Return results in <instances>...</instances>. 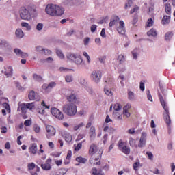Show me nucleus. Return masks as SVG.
<instances>
[{"mask_svg": "<svg viewBox=\"0 0 175 175\" xmlns=\"http://www.w3.org/2000/svg\"><path fill=\"white\" fill-rule=\"evenodd\" d=\"M45 12L49 16H62L65 10L61 6H58L54 4H48L45 8Z\"/></svg>", "mask_w": 175, "mask_h": 175, "instance_id": "obj_1", "label": "nucleus"}, {"mask_svg": "<svg viewBox=\"0 0 175 175\" xmlns=\"http://www.w3.org/2000/svg\"><path fill=\"white\" fill-rule=\"evenodd\" d=\"M159 98L160 100L161 105L164 109V113H163L165 122L168 126H170L172 124V120H170V116L169 112V107L166 105V100L163 99V96L159 93Z\"/></svg>", "mask_w": 175, "mask_h": 175, "instance_id": "obj_2", "label": "nucleus"}, {"mask_svg": "<svg viewBox=\"0 0 175 175\" xmlns=\"http://www.w3.org/2000/svg\"><path fill=\"white\" fill-rule=\"evenodd\" d=\"M19 16L21 20H26L27 21H30V20H32V14L27 7H21L20 8Z\"/></svg>", "mask_w": 175, "mask_h": 175, "instance_id": "obj_3", "label": "nucleus"}, {"mask_svg": "<svg viewBox=\"0 0 175 175\" xmlns=\"http://www.w3.org/2000/svg\"><path fill=\"white\" fill-rule=\"evenodd\" d=\"M63 111L67 116H75L77 113V107L75 104H67L63 107Z\"/></svg>", "mask_w": 175, "mask_h": 175, "instance_id": "obj_4", "label": "nucleus"}, {"mask_svg": "<svg viewBox=\"0 0 175 175\" xmlns=\"http://www.w3.org/2000/svg\"><path fill=\"white\" fill-rule=\"evenodd\" d=\"M66 58L68 61H72L77 65H80L83 62L81 56L76 53H68L66 54Z\"/></svg>", "mask_w": 175, "mask_h": 175, "instance_id": "obj_5", "label": "nucleus"}, {"mask_svg": "<svg viewBox=\"0 0 175 175\" xmlns=\"http://www.w3.org/2000/svg\"><path fill=\"white\" fill-rule=\"evenodd\" d=\"M118 148L120 151L126 155H129L131 154V148L126 146V143L124 142L122 139H120L118 142Z\"/></svg>", "mask_w": 175, "mask_h": 175, "instance_id": "obj_6", "label": "nucleus"}, {"mask_svg": "<svg viewBox=\"0 0 175 175\" xmlns=\"http://www.w3.org/2000/svg\"><path fill=\"white\" fill-rule=\"evenodd\" d=\"M46 136L47 139H51L53 136H55L56 130H55V128H54V126L51 125H46Z\"/></svg>", "mask_w": 175, "mask_h": 175, "instance_id": "obj_7", "label": "nucleus"}, {"mask_svg": "<svg viewBox=\"0 0 175 175\" xmlns=\"http://www.w3.org/2000/svg\"><path fill=\"white\" fill-rule=\"evenodd\" d=\"M51 113L53 117H55V118H57V120H64V113L59 111L57 108L53 107L51 109Z\"/></svg>", "mask_w": 175, "mask_h": 175, "instance_id": "obj_8", "label": "nucleus"}, {"mask_svg": "<svg viewBox=\"0 0 175 175\" xmlns=\"http://www.w3.org/2000/svg\"><path fill=\"white\" fill-rule=\"evenodd\" d=\"M91 77L95 83H99V81H100V79H102V71L99 70L93 71L92 72Z\"/></svg>", "mask_w": 175, "mask_h": 175, "instance_id": "obj_9", "label": "nucleus"}, {"mask_svg": "<svg viewBox=\"0 0 175 175\" xmlns=\"http://www.w3.org/2000/svg\"><path fill=\"white\" fill-rule=\"evenodd\" d=\"M27 167L29 170L31 171V175H38V173L40 172V167H39L38 165H36L35 163H31L27 165Z\"/></svg>", "mask_w": 175, "mask_h": 175, "instance_id": "obj_10", "label": "nucleus"}, {"mask_svg": "<svg viewBox=\"0 0 175 175\" xmlns=\"http://www.w3.org/2000/svg\"><path fill=\"white\" fill-rule=\"evenodd\" d=\"M66 99L68 102L70 103V105H77L79 103V100L76 97V94L73 92H71L70 94L66 96Z\"/></svg>", "mask_w": 175, "mask_h": 175, "instance_id": "obj_11", "label": "nucleus"}, {"mask_svg": "<svg viewBox=\"0 0 175 175\" xmlns=\"http://www.w3.org/2000/svg\"><path fill=\"white\" fill-rule=\"evenodd\" d=\"M28 98L29 100H36V102H39V100H40V96L37 92H35V91L31 90L28 94Z\"/></svg>", "mask_w": 175, "mask_h": 175, "instance_id": "obj_12", "label": "nucleus"}, {"mask_svg": "<svg viewBox=\"0 0 175 175\" xmlns=\"http://www.w3.org/2000/svg\"><path fill=\"white\" fill-rule=\"evenodd\" d=\"M118 33H120V35H125V32H126V30L125 29V23H124L123 21H119V26L116 28Z\"/></svg>", "mask_w": 175, "mask_h": 175, "instance_id": "obj_13", "label": "nucleus"}, {"mask_svg": "<svg viewBox=\"0 0 175 175\" xmlns=\"http://www.w3.org/2000/svg\"><path fill=\"white\" fill-rule=\"evenodd\" d=\"M3 73L5 75L6 77H10L11 76H13V68H12L10 66H5Z\"/></svg>", "mask_w": 175, "mask_h": 175, "instance_id": "obj_14", "label": "nucleus"}, {"mask_svg": "<svg viewBox=\"0 0 175 175\" xmlns=\"http://www.w3.org/2000/svg\"><path fill=\"white\" fill-rule=\"evenodd\" d=\"M146 137H147V133H146L145 132H143L139 139L138 147H143V146H146V142L147 140Z\"/></svg>", "mask_w": 175, "mask_h": 175, "instance_id": "obj_15", "label": "nucleus"}, {"mask_svg": "<svg viewBox=\"0 0 175 175\" xmlns=\"http://www.w3.org/2000/svg\"><path fill=\"white\" fill-rule=\"evenodd\" d=\"M51 159L49 158L46 161V163L41 164V167L43 170H50L51 169Z\"/></svg>", "mask_w": 175, "mask_h": 175, "instance_id": "obj_16", "label": "nucleus"}, {"mask_svg": "<svg viewBox=\"0 0 175 175\" xmlns=\"http://www.w3.org/2000/svg\"><path fill=\"white\" fill-rule=\"evenodd\" d=\"M57 85V83L55 82H51L48 85L44 83L42 85V90H45V91H49L51 90L52 88H54Z\"/></svg>", "mask_w": 175, "mask_h": 175, "instance_id": "obj_17", "label": "nucleus"}, {"mask_svg": "<svg viewBox=\"0 0 175 175\" xmlns=\"http://www.w3.org/2000/svg\"><path fill=\"white\" fill-rule=\"evenodd\" d=\"M98 152V146L95 144H92L89 149V154L92 157L94 154Z\"/></svg>", "mask_w": 175, "mask_h": 175, "instance_id": "obj_18", "label": "nucleus"}, {"mask_svg": "<svg viewBox=\"0 0 175 175\" xmlns=\"http://www.w3.org/2000/svg\"><path fill=\"white\" fill-rule=\"evenodd\" d=\"M62 136L67 143L72 142V135L69 133L62 132Z\"/></svg>", "mask_w": 175, "mask_h": 175, "instance_id": "obj_19", "label": "nucleus"}, {"mask_svg": "<svg viewBox=\"0 0 175 175\" xmlns=\"http://www.w3.org/2000/svg\"><path fill=\"white\" fill-rule=\"evenodd\" d=\"M29 152L31 154H36L38 152V145L36 143L31 144L29 148Z\"/></svg>", "mask_w": 175, "mask_h": 175, "instance_id": "obj_20", "label": "nucleus"}, {"mask_svg": "<svg viewBox=\"0 0 175 175\" xmlns=\"http://www.w3.org/2000/svg\"><path fill=\"white\" fill-rule=\"evenodd\" d=\"M14 51L16 55H19L21 58H27L28 57V53L23 52L19 49H15Z\"/></svg>", "mask_w": 175, "mask_h": 175, "instance_id": "obj_21", "label": "nucleus"}, {"mask_svg": "<svg viewBox=\"0 0 175 175\" xmlns=\"http://www.w3.org/2000/svg\"><path fill=\"white\" fill-rule=\"evenodd\" d=\"M120 21V17L118 16L113 15L112 16L111 21L109 23V27L111 28V27H114V25H116L117 23Z\"/></svg>", "mask_w": 175, "mask_h": 175, "instance_id": "obj_22", "label": "nucleus"}, {"mask_svg": "<svg viewBox=\"0 0 175 175\" xmlns=\"http://www.w3.org/2000/svg\"><path fill=\"white\" fill-rule=\"evenodd\" d=\"M92 175H105V173L102 171V169L98 170L96 167H93L91 170Z\"/></svg>", "mask_w": 175, "mask_h": 175, "instance_id": "obj_23", "label": "nucleus"}, {"mask_svg": "<svg viewBox=\"0 0 175 175\" xmlns=\"http://www.w3.org/2000/svg\"><path fill=\"white\" fill-rule=\"evenodd\" d=\"M27 105L25 103H22L19 105L18 110H21L22 114H25L27 113Z\"/></svg>", "mask_w": 175, "mask_h": 175, "instance_id": "obj_24", "label": "nucleus"}, {"mask_svg": "<svg viewBox=\"0 0 175 175\" xmlns=\"http://www.w3.org/2000/svg\"><path fill=\"white\" fill-rule=\"evenodd\" d=\"M90 137L92 139L96 136V130L94 126H91L89 131Z\"/></svg>", "mask_w": 175, "mask_h": 175, "instance_id": "obj_25", "label": "nucleus"}, {"mask_svg": "<svg viewBox=\"0 0 175 175\" xmlns=\"http://www.w3.org/2000/svg\"><path fill=\"white\" fill-rule=\"evenodd\" d=\"M161 23H162L163 25H166V24H169L170 23V16L165 15L163 17Z\"/></svg>", "mask_w": 175, "mask_h": 175, "instance_id": "obj_26", "label": "nucleus"}, {"mask_svg": "<svg viewBox=\"0 0 175 175\" xmlns=\"http://www.w3.org/2000/svg\"><path fill=\"white\" fill-rule=\"evenodd\" d=\"M165 13L168 14V16H170L172 14V7L170 4L169 3L165 4Z\"/></svg>", "mask_w": 175, "mask_h": 175, "instance_id": "obj_27", "label": "nucleus"}, {"mask_svg": "<svg viewBox=\"0 0 175 175\" xmlns=\"http://www.w3.org/2000/svg\"><path fill=\"white\" fill-rule=\"evenodd\" d=\"M0 47L1 49H7V47H9V43L5 40H0Z\"/></svg>", "mask_w": 175, "mask_h": 175, "instance_id": "obj_28", "label": "nucleus"}, {"mask_svg": "<svg viewBox=\"0 0 175 175\" xmlns=\"http://www.w3.org/2000/svg\"><path fill=\"white\" fill-rule=\"evenodd\" d=\"M148 36H157L158 33H157V30L154 28H152L150 31L147 32Z\"/></svg>", "mask_w": 175, "mask_h": 175, "instance_id": "obj_29", "label": "nucleus"}, {"mask_svg": "<svg viewBox=\"0 0 175 175\" xmlns=\"http://www.w3.org/2000/svg\"><path fill=\"white\" fill-rule=\"evenodd\" d=\"M75 161H77V162H79V163H85L88 160L86 158H84L83 157H76Z\"/></svg>", "mask_w": 175, "mask_h": 175, "instance_id": "obj_30", "label": "nucleus"}, {"mask_svg": "<svg viewBox=\"0 0 175 175\" xmlns=\"http://www.w3.org/2000/svg\"><path fill=\"white\" fill-rule=\"evenodd\" d=\"M104 92L107 96H113V92H111V90L109 89L108 87L104 88Z\"/></svg>", "mask_w": 175, "mask_h": 175, "instance_id": "obj_31", "label": "nucleus"}, {"mask_svg": "<svg viewBox=\"0 0 175 175\" xmlns=\"http://www.w3.org/2000/svg\"><path fill=\"white\" fill-rule=\"evenodd\" d=\"M15 35L17 38H23V36H24V33L23 32V30L18 29L16 30Z\"/></svg>", "mask_w": 175, "mask_h": 175, "instance_id": "obj_32", "label": "nucleus"}, {"mask_svg": "<svg viewBox=\"0 0 175 175\" xmlns=\"http://www.w3.org/2000/svg\"><path fill=\"white\" fill-rule=\"evenodd\" d=\"M172 38H173V33H172V31H169V32H167L165 33V40L170 41V39H172Z\"/></svg>", "mask_w": 175, "mask_h": 175, "instance_id": "obj_33", "label": "nucleus"}, {"mask_svg": "<svg viewBox=\"0 0 175 175\" xmlns=\"http://www.w3.org/2000/svg\"><path fill=\"white\" fill-rule=\"evenodd\" d=\"M152 25H154V19H152V18H148L146 22V27L148 28H151Z\"/></svg>", "mask_w": 175, "mask_h": 175, "instance_id": "obj_34", "label": "nucleus"}, {"mask_svg": "<svg viewBox=\"0 0 175 175\" xmlns=\"http://www.w3.org/2000/svg\"><path fill=\"white\" fill-rule=\"evenodd\" d=\"M33 78L34 80H36V81H43V78L42 76L38 75V74H33Z\"/></svg>", "mask_w": 175, "mask_h": 175, "instance_id": "obj_35", "label": "nucleus"}, {"mask_svg": "<svg viewBox=\"0 0 175 175\" xmlns=\"http://www.w3.org/2000/svg\"><path fill=\"white\" fill-rule=\"evenodd\" d=\"M129 144L131 147H135V148H137V144H136V140L135 139L131 138L129 139Z\"/></svg>", "mask_w": 175, "mask_h": 175, "instance_id": "obj_36", "label": "nucleus"}, {"mask_svg": "<svg viewBox=\"0 0 175 175\" xmlns=\"http://www.w3.org/2000/svg\"><path fill=\"white\" fill-rule=\"evenodd\" d=\"M26 107L27 109H29V110H33L35 109V103H26Z\"/></svg>", "mask_w": 175, "mask_h": 175, "instance_id": "obj_37", "label": "nucleus"}, {"mask_svg": "<svg viewBox=\"0 0 175 175\" xmlns=\"http://www.w3.org/2000/svg\"><path fill=\"white\" fill-rule=\"evenodd\" d=\"M142 166H143V165L140 164L139 162H135L133 164V169L135 170V172H137V170H139V167H142Z\"/></svg>", "mask_w": 175, "mask_h": 175, "instance_id": "obj_38", "label": "nucleus"}, {"mask_svg": "<svg viewBox=\"0 0 175 175\" xmlns=\"http://www.w3.org/2000/svg\"><path fill=\"white\" fill-rule=\"evenodd\" d=\"M139 9L140 8L135 5L134 8L130 10V14H133V13H137Z\"/></svg>", "mask_w": 175, "mask_h": 175, "instance_id": "obj_39", "label": "nucleus"}, {"mask_svg": "<svg viewBox=\"0 0 175 175\" xmlns=\"http://www.w3.org/2000/svg\"><path fill=\"white\" fill-rule=\"evenodd\" d=\"M21 27L26 28L27 31H31V25H29V24L27 22L21 23Z\"/></svg>", "mask_w": 175, "mask_h": 175, "instance_id": "obj_40", "label": "nucleus"}, {"mask_svg": "<svg viewBox=\"0 0 175 175\" xmlns=\"http://www.w3.org/2000/svg\"><path fill=\"white\" fill-rule=\"evenodd\" d=\"M75 151H80L83 147V142L79 143L77 146L76 144L74 145Z\"/></svg>", "mask_w": 175, "mask_h": 175, "instance_id": "obj_41", "label": "nucleus"}, {"mask_svg": "<svg viewBox=\"0 0 175 175\" xmlns=\"http://www.w3.org/2000/svg\"><path fill=\"white\" fill-rule=\"evenodd\" d=\"M128 99H129V100H133V99H135V93H133V92L129 91Z\"/></svg>", "mask_w": 175, "mask_h": 175, "instance_id": "obj_42", "label": "nucleus"}, {"mask_svg": "<svg viewBox=\"0 0 175 175\" xmlns=\"http://www.w3.org/2000/svg\"><path fill=\"white\" fill-rule=\"evenodd\" d=\"M3 106L4 109H5V110L7 111V113H10V105H9L8 103H3Z\"/></svg>", "mask_w": 175, "mask_h": 175, "instance_id": "obj_43", "label": "nucleus"}, {"mask_svg": "<svg viewBox=\"0 0 175 175\" xmlns=\"http://www.w3.org/2000/svg\"><path fill=\"white\" fill-rule=\"evenodd\" d=\"M133 1L132 0H128L127 2L125 3L124 8L129 9L131 6H132Z\"/></svg>", "mask_w": 175, "mask_h": 175, "instance_id": "obj_44", "label": "nucleus"}, {"mask_svg": "<svg viewBox=\"0 0 175 175\" xmlns=\"http://www.w3.org/2000/svg\"><path fill=\"white\" fill-rule=\"evenodd\" d=\"M66 173V170L64 168H61L59 171H57L55 175H64Z\"/></svg>", "mask_w": 175, "mask_h": 175, "instance_id": "obj_45", "label": "nucleus"}, {"mask_svg": "<svg viewBox=\"0 0 175 175\" xmlns=\"http://www.w3.org/2000/svg\"><path fill=\"white\" fill-rule=\"evenodd\" d=\"M113 109L116 111H120L122 109V106L120 103H116L114 105Z\"/></svg>", "mask_w": 175, "mask_h": 175, "instance_id": "obj_46", "label": "nucleus"}, {"mask_svg": "<svg viewBox=\"0 0 175 175\" xmlns=\"http://www.w3.org/2000/svg\"><path fill=\"white\" fill-rule=\"evenodd\" d=\"M82 126H84V123H83V122L74 126L73 129H74V131H79V129H80V128H82Z\"/></svg>", "mask_w": 175, "mask_h": 175, "instance_id": "obj_47", "label": "nucleus"}, {"mask_svg": "<svg viewBox=\"0 0 175 175\" xmlns=\"http://www.w3.org/2000/svg\"><path fill=\"white\" fill-rule=\"evenodd\" d=\"M56 53H57V55H58L61 59H64V58H65V55H64V53H62L61 51L57 50Z\"/></svg>", "mask_w": 175, "mask_h": 175, "instance_id": "obj_48", "label": "nucleus"}, {"mask_svg": "<svg viewBox=\"0 0 175 175\" xmlns=\"http://www.w3.org/2000/svg\"><path fill=\"white\" fill-rule=\"evenodd\" d=\"M33 129L36 133H39L40 132V127L38 124H34Z\"/></svg>", "mask_w": 175, "mask_h": 175, "instance_id": "obj_49", "label": "nucleus"}, {"mask_svg": "<svg viewBox=\"0 0 175 175\" xmlns=\"http://www.w3.org/2000/svg\"><path fill=\"white\" fill-rule=\"evenodd\" d=\"M65 79L67 83H72V81H73V77L70 75H67L66 76Z\"/></svg>", "mask_w": 175, "mask_h": 175, "instance_id": "obj_50", "label": "nucleus"}, {"mask_svg": "<svg viewBox=\"0 0 175 175\" xmlns=\"http://www.w3.org/2000/svg\"><path fill=\"white\" fill-rule=\"evenodd\" d=\"M132 107L131 104L127 103L124 107H123V111H129V109Z\"/></svg>", "mask_w": 175, "mask_h": 175, "instance_id": "obj_51", "label": "nucleus"}, {"mask_svg": "<svg viewBox=\"0 0 175 175\" xmlns=\"http://www.w3.org/2000/svg\"><path fill=\"white\" fill-rule=\"evenodd\" d=\"M24 125H25V126H31V125H32V120H26L24 122Z\"/></svg>", "mask_w": 175, "mask_h": 175, "instance_id": "obj_52", "label": "nucleus"}, {"mask_svg": "<svg viewBox=\"0 0 175 175\" xmlns=\"http://www.w3.org/2000/svg\"><path fill=\"white\" fill-rule=\"evenodd\" d=\"M118 61L120 64H122L124 61V55H119L118 57Z\"/></svg>", "mask_w": 175, "mask_h": 175, "instance_id": "obj_53", "label": "nucleus"}, {"mask_svg": "<svg viewBox=\"0 0 175 175\" xmlns=\"http://www.w3.org/2000/svg\"><path fill=\"white\" fill-rule=\"evenodd\" d=\"M83 55L88 59V64H90V62H91V57H90V55H88V53L87 52H83Z\"/></svg>", "mask_w": 175, "mask_h": 175, "instance_id": "obj_54", "label": "nucleus"}, {"mask_svg": "<svg viewBox=\"0 0 175 175\" xmlns=\"http://www.w3.org/2000/svg\"><path fill=\"white\" fill-rule=\"evenodd\" d=\"M146 94H147L148 100H150V102H152V96H151V93L150 92V90H148Z\"/></svg>", "mask_w": 175, "mask_h": 175, "instance_id": "obj_55", "label": "nucleus"}, {"mask_svg": "<svg viewBox=\"0 0 175 175\" xmlns=\"http://www.w3.org/2000/svg\"><path fill=\"white\" fill-rule=\"evenodd\" d=\"M37 31H42L43 29V23H38L36 25Z\"/></svg>", "mask_w": 175, "mask_h": 175, "instance_id": "obj_56", "label": "nucleus"}, {"mask_svg": "<svg viewBox=\"0 0 175 175\" xmlns=\"http://www.w3.org/2000/svg\"><path fill=\"white\" fill-rule=\"evenodd\" d=\"M146 154L148 155V159H150V161H152V159H154V154H152V152H146Z\"/></svg>", "mask_w": 175, "mask_h": 175, "instance_id": "obj_57", "label": "nucleus"}, {"mask_svg": "<svg viewBox=\"0 0 175 175\" xmlns=\"http://www.w3.org/2000/svg\"><path fill=\"white\" fill-rule=\"evenodd\" d=\"M83 43L85 46H88V43H90V38L88 37H86L83 40Z\"/></svg>", "mask_w": 175, "mask_h": 175, "instance_id": "obj_58", "label": "nucleus"}, {"mask_svg": "<svg viewBox=\"0 0 175 175\" xmlns=\"http://www.w3.org/2000/svg\"><path fill=\"white\" fill-rule=\"evenodd\" d=\"M67 159H72V150H68L66 156Z\"/></svg>", "mask_w": 175, "mask_h": 175, "instance_id": "obj_59", "label": "nucleus"}, {"mask_svg": "<svg viewBox=\"0 0 175 175\" xmlns=\"http://www.w3.org/2000/svg\"><path fill=\"white\" fill-rule=\"evenodd\" d=\"M55 163L57 166H61L62 165V159L55 161Z\"/></svg>", "mask_w": 175, "mask_h": 175, "instance_id": "obj_60", "label": "nucleus"}, {"mask_svg": "<svg viewBox=\"0 0 175 175\" xmlns=\"http://www.w3.org/2000/svg\"><path fill=\"white\" fill-rule=\"evenodd\" d=\"M1 131V133H6V132H8V128H6V126H2Z\"/></svg>", "mask_w": 175, "mask_h": 175, "instance_id": "obj_61", "label": "nucleus"}, {"mask_svg": "<svg viewBox=\"0 0 175 175\" xmlns=\"http://www.w3.org/2000/svg\"><path fill=\"white\" fill-rule=\"evenodd\" d=\"M96 25H92L90 28L91 32H95V31H96Z\"/></svg>", "mask_w": 175, "mask_h": 175, "instance_id": "obj_62", "label": "nucleus"}, {"mask_svg": "<svg viewBox=\"0 0 175 175\" xmlns=\"http://www.w3.org/2000/svg\"><path fill=\"white\" fill-rule=\"evenodd\" d=\"M43 53L45 54V55H50V54H51V51L49 49H44Z\"/></svg>", "mask_w": 175, "mask_h": 175, "instance_id": "obj_63", "label": "nucleus"}, {"mask_svg": "<svg viewBox=\"0 0 175 175\" xmlns=\"http://www.w3.org/2000/svg\"><path fill=\"white\" fill-rule=\"evenodd\" d=\"M139 88H140L141 91H144V89H145L144 83L140 82Z\"/></svg>", "mask_w": 175, "mask_h": 175, "instance_id": "obj_64", "label": "nucleus"}]
</instances>
